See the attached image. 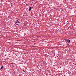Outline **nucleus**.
<instances>
[{
	"label": "nucleus",
	"mask_w": 76,
	"mask_h": 76,
	"mask_svg": "<svg viewBox=\"0 0 76 76\" xmlns=\"http://www.w3.org/2000/svg\"><path fill=\"white\" fill-rule=\"evenodd\" d=\"M68 42H70V40H68Z\"/></svg>",
	"instance_id": "obj_4"
},
{
	"label": "nucleus",
	"mask_w": 76,
	"mask_h": 76,
	"mask_svg": "<svg viewBox=\"0 0 76 76\" xmlns=\"http://www.w3.org/2000/svg\"><path fill=\"white\" fill-rule=\"evenodd\" d=\"M16 25H18V24H16Z\"/></svg>",
	"instance_id": "obj_5"
},
{
	"label": "nucleus",
	"mask_w": 76,
	"mask_h": 76,
	"mask_svg": "<svg viewBox=\"0 0 76 76\" xmlns=\"http://www.w3.org/2000/svg\"><path fill=\"white\" fill-rule=\"evenodd\" d=\"M3 66H2L1 67V69H3Z\"/></svg>",
	"instance_id": "obj_3"
},
{
	"label": "nucleus",
	"mask_w": 76,
	"mask_h": 76,
	"mask_svg": "<svg viewBox=\"0 0 76 76\" xmlns=\"http://www.w3.org/2000/svg\"><path fill=\"white\" fill-rule=\"evenodd\" d=\"M17 21L18 22V23H20L21 22H22V20L20 19H18L17 20Z\"/></svg>",
	"instance_id": "obj_1"
},
{
	"label": "nucleus",
	"mask_w": 76,
	"mask_h": 76,
	"mask_svg": "<svg viewBox=\"0 0 76 76\" xmlns=\"http://www.w3.org/2000/svg\"><path fill=\"white\" fill-rule=\"evenodd\" d=\"M32 8V7H29V9H28V11H30L31 10V9Z\"/></svg>",
	"instance_id": "obj_2"
},
{
	"label": "nucleus",
	"mask_w": 76,
	"mask_h": 76,
	"mask_svg": "<svg viewBox=\"0 0 76 76\" xmlns=\"http://www.w3.org/2000/svg\"><path fill=\"white\" fill-rule=\"evenodd\" d=\"M66 41H68V40H66Z\"/></svg>",
	"instance_id": "obj_6"
}]
</instances>
